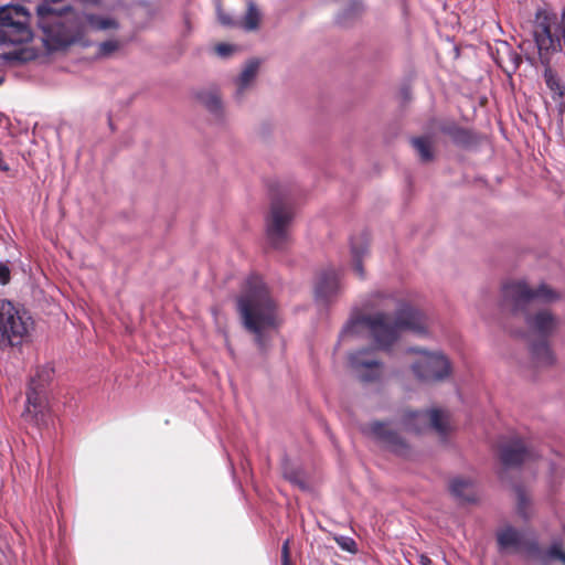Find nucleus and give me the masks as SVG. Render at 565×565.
Segmentation results:
<instances>
[{
	"label": "nucleus",
	"instance_id": "obj_1",
	"mask_svg": "<svg viewBox=\"0 0 565 565\" xmlns=\"http://www.w3.org/2000/svg\"><path fill=\"white\" fill-rule=\"evenodd\" d=\"M237 310L243 326L255 335L260 351L267 347L266 331L276 329V306L269 296L263 279L249 276L245 281L243 294L237 298Z\"/></svg>",
	"mask_w": 565,
	"mask_h": 565
},
{
	"label": "nucleus",
	"instance_id": "obj_2",
	"mask_svg": "<svg viewBox=\"0 0 565 565\" xmlns=\"http://www.w3.org/2000/svg\"><path fill=\"white\" fill-rule=\"evenodd\" d=\"M36 15L44 44L51 50L68 47L85 35L86 13L72 6L54 8L43 1L36 6Z\"/></svg>",
	"mask_w": 565,
	"mask_h": 565
},
{
	"label": "nucleus",
	"instance_id": "obj_3",
	"mask_svg": "<svg viewBox=\"0 0 565 565\" xmlns=\"http://www.w3.org/2000/svg\"><path fill=\"white\" fill-rule=\"evenodd\" d=\"M360 328H365L376 348L390 351L399 339V328L396 321H390L384 311H376L372 315L352 313L341 330V337L356 334Z\"/></svg>",
	"mask_w": 565,
	"mask_h": 565
},
{
	"label": "nucleus",
	"instance_id": "obj_4",
	"mask_svg": "<svg viewBox=\"0 0 565 565\" xmlns=\"http://www.w3.org/2000/svg\"><path fill=\"white\" fill-rule=\"evenodd\" d=\"M534 41L539 56L548 62V55L565 53V6L559 14L539 9L534 18Z\"/></svg>",
	"mask_w": 565,
	"mask_h": 565
},
{
	"label": "nucleus",
	"instance_id": "obj_5",
	"mask_svg": "<svg viewBox=\"0 0 565 565\" xmlns=\"http://www.w3.org/2000/svg\"><path fill=\"white\" fill-rule=\"evenodd\" d=\"M55 370L52 364L46 363L36 369L31 376L22 418L24 422L41 427L47 424V387L53 381Z\"/></svg>",
	"mask_w": 565,
	"mask_h": 565
},
{
	"label": "nucleus",
	"instance_id": "obj_6",
	"mask_svg": "<svg viewBox=\"0 0 565 565\" xmlns=\"http://www.w3.org/2000/svg\"><path fill=\"white\" fill-rule=\"evenodd\" d=\"M502 299L509 311H524L533 301L543 305L558 301L561 294L545 282L531 288L525 280H516L503 285Z\"/></svg>",
	"mask_w": 565,
	"mask_h": 565
},
{
	"label": "nucleus",
	"instance_id": "obj_7",
	"mask_svg": "<svg viewBox=\"0 0 565 565\" xmlns=\"http://www.w3.org/2000/svg\"><path fill=\"white\" fill-rule=\"evenodd\" d=\"M31 317L23 308L15 307L10 300H0V345L15 347L28 334Z\"/></svg>",
	"mask_w": 565,
	"mask_h": 565
},
{
	"label": "nucleus",
	"instance_id": "obj_8",
	"mask_svg": "<svg viewBox=\"0 0 565 565\" xmlns=\"http://www.w3.org/2000/svg\"><path fill=\"white\" fill-rule=\"evenodd\" d=\"M371 297L373 305L388 307L386 302H392L395 306L394 319L401 331H412L418 335L427 334V317L417 307L398 300L392 294L376 291Z\"/></svg>",
	"mask_w": 565,
	"mask_h": 565
},
{
	"label": "nucleus",
	"instance_id": "obj_9",
	"mask_svg": "<svg viewBox=\"0 0 565 565\" xmlns=\"http://www.w3.org/2000/svg\"><path fill=\"white\" fill-rule=\"evenodd\" d=\"M406 352L419 355L411 367L415 377L420 382H441L451 373V363L443 352H430L417 347H409Z\"/></svg>",
	"mask_w": 565,
	"mask_h": 565
},
{
	"label": "nucleus",
	"instance_id": "obj_10",
	"mask_svg": "<svg viewBox=\"0 0 565 565\" xmlns=\"http://www.w3.org/2000/svg\"><path fill=\"white\" fill-rule=\"evenodd\" d=\"M295 213L291 204L282 198H274L265 218L266 237L271 247L281 249L289 239L288 227Z\"/></svg>",
	"mask_w": 565,
	"mask_h": 565
},
{
	"label": "nucleus",
	"instance_id": "obj_11",
	"mask_svg": "<svg viewBox=\"0 0 565 565\" xmlns=\"http://www.w3.org/2000/svg\"><path fill=\"white\" fill-rule=\"evenodd\" d=\"M349 366L354 376L363 384L380 382L384 374V363L376 358L372 349L351 352Z\"/></svg>",
	"mask_w": 565,
	"mask_h": 565
},
{
	"label": "nucleus",
	"instance_id": "obj_12",
	"mask_svg": "<svg viewBox=\"0 0 565 565\" xmlns=\"http://www.w3.org/2000/svg\"><path fill=\"white\" fill-rule=\"evenodd\" d=\"M510 312L515 317L521 316L527 332L537 337V339H550L556 332L559 324L558 318L546 308L531 311L530 307H526L524 311Z\"/></svg>",
	"mask_w": 565,
	"mask_h": 565
},
{
	"label": "nucleus",
	"instance_id": "obj_13",
	"mask_svg": "<svg viewBox=\"0 0 565 565\" xmlns=\"http://www.w3.org/2000/svg\"><path fill=\"white\" fill-rule=\"evenodd\" d=\"M387 425L388 423L373 420L362 431L394 455L407 457L411 451L408 443L398 431L387 428Z\"/></svg>",
	"mask_w": 565,
	"mask_h": 565
},
{
	"label": "nucleus",
	"instance_id": "obj_14",
	"mask_svg": "<svg viewBox=\"0 0 565 565\" xmlns=\"http://www.w3.org/2000/svg\"><path fill=\"white\" fill-rule=\"evenodd\" d=\"M499 552L519 551L523 548L529 555H540L542 550L535 537L525 539L522 531L505 525L495 533Z\"/></svg>",
	"mask_w": 565,
	"mask_h": 565
},
{
	"label": "nucleus",
	"instance_id": "obj_15",
	"mask_svg": "<svg viewBox=\"0 0 565 565\" xmlns=\"http://www.w3.org/2000/svg\"><path fill=\"white\" fill-rule=\"evenodd\" d=\"M536 457L535 451L520 438H513L500 448V460L505 468H519L525 461L534 460Z\"/></svg>",
	"mask_w": 565,
	"mask_h": 565
},
{
	"label": "nucleus",
	"instance_id": "obj_16",
	"mask_svg": "<svg viewBox=\"0 0 565 565\" xmlns=\"http://www.w3.org/2000/svg\"><path fill=\"white\" fill-rule=\"evenodd\" d=\"M339 289V274L332 268L322 270L315 286L316 298L322 301H327L332 296L337 295Z\"/></svg>",
	"mask_w": 565,
	"mask_h": 565
},
{
	"label": "nucleus",
	"instance_id": "obj_17",
	"mask_svg": "<svg viewBox=\"0 0 565 565\" xmlns=\"http://www.w3.org/2000/svg\"><path fill=\"white\" fill-rule=\"evenodd\" d=\"M440 130L444 135L448 136L457 147L469 149L478 145V136L471 129L461 127L455 122L443 125Z\"/></svg>",
	"mask_w": 565,
	"mask_h": 565
},
{
	"label": "nucleus",
	"instance_id": "obj_18",
	"mask_svg": "<svg viewBox=\"0 0 565 565\" xmlns=\"http://www.w3.org/2000/svg\"><path fill=\"white\" fill-rule=\"evenodd\" d=\"M350 246L353 269L361 279H364L365 271L363 267V257L366 255L369 249L367 234L361 233L358 236L351 237Z\"/></svg>",
	"mask_w": 565,
	"mask_h": 565
},
{
	"label": "nucleus",
	"instance_id": "obj_19",
	"mask_svg": "<svg viewBox=\"0 0 565 565\" xmlns=\"http://www.w3.org/2000/svg\"><path fill=\"white\" fill-rule=\"evenodd\" d=\"M529 352L532 360L542 366H552L556 362L555 354L551 349L548 339H537L529 345Z\"/></svg>",
	"mask_w": 565,
	"mask_h": 565
},
{
	"label": "nucleus",
	"instance_id": "obj_20",
	"mask_svg": "<svg viewBox=\"0 0 565 565\" xmlns=\"http://www.w3.org/2000/svg\"><path fill=\"white\" fill-rule=\"evenodd\" d=\"M260 61L258 58H250L245 67L243 68L239 76L236 78V90L234 93V98L237 102H241L244 97L245 89L249 87V85L255 79L258 68H259Z\"/></svg>",
	"mask_w": 565,
	"mask_h": 565
},
{
	"label": "nucleus",
	"instance_id": "obj_21",
	"mask_svg": "<svg viewBox=\"0 0 565 565\" xmlns=\"http://www.w3.org/2000/svg\"><path fill=\"white\" fill-rule=\"evenodd\" d=\"M539 58L544 66L543 77L547 88L552 92V98L554 102L562 104L565 99V86L561 83L556 72L551 67V55H548L547 63L543 62L541 56Z\"/></svg>",
	"mask_w": 565,
	"mask_h": 565
},
{
	"label": "nucleus",
	"instance_id": "obj_22",
	"mask_svg": "<svg viewBox=\"0 0 565 565\" xmlns=\"http://www.w3.org/2000/svg\"><path fill=\"white\" fill-rule=\"evenodd\" d=\"M32 15L17 20L11 25H0L1 29H7L10 38L7 39L12 44L25 43L32 40L33 33L30 29V21Z\"/></svg>",
	"mask_w": 565,
	"mask_h": 565
},
{
	"label": "nucleus",
	"instance_id": "obj_23",
	"mask_svg": "<svg viewBox=\"0 0 565 565\" xmlns=\"http://www.w3.org/2000/svg\"><path fill=\"white\" fill-rule=\"evenodd\" d=\"M403 425L406 430L420 434L428 427V412L427 411H414L407 412L403 416Z\"/></svg>",
	"mask_w": 565,
	"mask_h": 565
},
{
	"label": "nucleus",
	"instance_id": "obj_24",
	"mask_svg": "<svg viewBox=\"0 0 565 565\" xmlns=\"http://www.w3.org/2000/svg\"><path fill=\"white\" fill-rule=\"evenodd\" d=\"M30 11L22 4H7L0 8V25H11L17 20L30 17Z\"/></svg>",
	"mask_w": 565,
	"mask_h": 565
},
{
	"label": "nucleus",
	"instance_id": "obj_25",
	"mask_svg": "<svg viewBox=\"0 0 565 565\" xmlns=\"http://www.w3.org/2000/svg\"><path fill=\"white\" fill-rule=\"evenodd\" d=\"M198 100L217 119L223 116V106L220 96L215 92L201 90L196 93Z\"/></svg>",
	"mask_w": 565,
	"mask_h": 565
},
{
	"label": "nucleus",
	"instance_id": "obj_26",
	"mask_svg": "<svg viewBox=\"0 0 565 565\" xmlns=\"http://www.w3.org/2000/svg\"><path fill=\"white\" fill-rule=\"evenodd\" d=\"M364 10V4L360 0H351L350 3L341 10L335 17V23L340 26H348Z\"/></svg>",
	"mask_w": 565,
	"mask_h": 565
},
{
	"label": "nucleus",
	"instance_id": "obj_27",
	"mask_svg": "<svg viewBox=\"0 0 565 565\" xmlns=\"http://www.w3.org/2000/svg\"><path fill=\"white\" fill-rule=\"evenodd\" d=\"M472 487V482L469 479L454 478L450 481L449 490L450 493L458 500L463 502H475L476 498L473 494H469L466 491Z\"/></svg>",
	"mask_w": 565,
	"mask_h": 565
},
{
	"label": "nucleus",
	"instance_id": "obj_28",
	"mask_svg": "<svg viewBox=\"0 0 565 565\" xmlns=\"http://www.w3.org/2000/svg\"><path fill=\"white\" fill-rule=\"evenodd\" d=\"M86 24H88L93 30L96 31L119 28V24L115 19L103 17L95 13H86Z\"/></svg>",
	"mask_w": 565,
	"mask_h": 565
},
{
	"label": "nucleus",
	"instance_id": "obj_29",
	"mask_svg": "<svg viewBox=\"0 0 565 565\" xmlns=\"http://www.w3.org/2000/svg\"><path fill=\"white\" fill-rule=\"evenodd\" d=\"M260 21V12L253 1H248L247 11L243 20V29L246 31L257 30Z\"/></svg>",
	"mask_w": 565,
	"mask_h": 565
},
{
	"label": "nucleus",
	"instance_id": "obj_30",
	"mask_svg": "<svg viewBox=\"0 0 565 565\" xmlns=\"http://www.w3.org/2000/svg\"><path fill=\"white\" fill-rule=\"evenodd\" d=\"M415 150L419 153L420 159L425 162L434 158L430 141L425 137H415L411 140Z\"/></svg>",
	"mask_w": 565,
	"mask_h": 565
},
{
	"label": "nucleus",
	"instance_id": "obj_31",
	"mask_svg": "<svg viewBox=\"0 0 565 565\" xmlns=\"http://www.w3.org/2000/svg\"><path fill=\"white\" fill-rule=\"evenodd\" d=\"M284 477L294 486H297L302 491L309 490V484L303 478V472L300 469L285 468Z\"/></svg>",
	"mask_w": 565,
	"mask_h": 565
},
{
	"label": "nucleus",
	"instance_id": "obj_32",
	"mask_svg": "<svg viewBox=\"0 0 565 565\" xmlns=\"http://www.w3.org/2000/svg\"><path fill=\"white\" fill-rule=\"evenodd\" d=\"M428 412V427H431L439 434H446L447 427L443 420V414L439 409L433 408Z\"/></svg>",
	"mask_w": 565,
	"mask_h": 565
},
{
	"label": "nucleus",
	"instance_id": "obj_33",
	"mask_svg": "<svg viewBox=\"0 0 565 565\" xmlns=\"http://www.w3.org/2000/svg\"><path fill=\"white\" fill-rule=\"evenodd\" d=\"M516 497H518V503H516V512L523 520H529V507H530V499L527 498L525 491L521 488H516Z\"/></svg>",
	"mask_w": 565,
	"mask_h": 565
},
{
	"label": "nucleus",
	"instance_id": "obj_34",
	"mask_svg": "<svg viewBox=\"0 0 565 565\" xmlns=\"http://www.w3.org/2000/svg\"><path fill=\"white\" fill-rule=\"evenodd\" d=\"M6 62H19V63H25L30 60L29 56H26L25 50H15L6 52L0 56Z\"/></svg>",
	"mask_w": 565,
	"mask_h": 565
},
{
	"label": "nucleus",
	"instance_id": "obj_35",
	"mask_svg": "<svg viewBox=\"0 0 565 565\" xmlns=\"http://www.w3.org/2000/svg\"><path fill=\"white\" fill-rule=\"evenodd\" d=\"M563 554V542L554 541L551 544V546L544 552V558L561 561Z\"/></svg>",
	"mask_w": 565,
	"mask_h": 565
},
{
	"label": "nucleus",
	"instance_id": "obj_36",
	"mask_svg": "<svg viewBox=\"0 0 565 565\" xmlns=\"http://www.w3.org/2000/svg\"><path fill=\"white\" fill-rule=\"evenodd\" d=\"M335 542L345 552L356 553L358 551L356 542L350 536L340 535L335 537Z\"/></svg>",
	"mask_w": 565,
	"mask_h": 565
},
{
	"label": "nucleus",
	"instance_id": "obj_37",
	"mask_svg": "<svg viewBox=\"0 0 565 565\" xmlns=\"http://www.w3.org/2000/svg\"><path fill=\"white\" fill-rule=\"evenodd\" d=\"M119 47V44L116 40H107L98 45V55L99 56H108L115 51H117Z\"/></svg>",
	"mask_w": 565,
	"mask_h": 565
},
{
	"label": "nucleus",
	"instance_id": "obj_38",
	"mask_svg": "<svg viewBox=\"0 0 565 565\" xmlns=\"http://www.w3.org/2000/svg\"><path fill=\"white\" fill-rule=\"evenodd\" d=\"M215 50L218 56L227 57L235 51V46L227 43H220L216 45Z\"/></svg>",
	"mask_w": 565,
	"mask_h": 565
},
{
	"label": "nucleus",
	"instance_id": "obj_39",
	"mask_svg": "<svg viewBox=\"0 0 565 565\" xmlns=\"http://www.w3.org/2000/svg\"><path fill=\"white\" fill-rule=\"evenodd\" d=\"M11 273L10 268L3 262H0V284L7 285L10 281Z\"/></svg>",
	"mask_w": 565,
	"mask_h": 565
},
{
	"label": "nucleus",
	"instance_id": "obj_40",
	"mask_svg": "<svg viewBox=\"0 0 565 565\" xmlns=\"http://www.w3.org/2000/svg\"><path fill=\"white\" fill-rule=\"evenodd\" d=\"M290 540L287 539L281 546V563L282 565H290V553H289Z\"/></svg>",
	"mask_w": 565,
	"mask_h": 565
},
{
	"label": "nucleus",
	"instance_id": "obj_41",
	"mask_svg": "<svg viewBox=\"0 0 565 565\" xmlns=\"http://www.w3.org/2000/svg\"><path fill=\"white\" fill-rule=\"evenodd\" d=\"M218 20H220L221 24L224 26H234L236 24L234 19L230 14H226V13L220 12Z\"/></svg>",
	"mask_w": 565,
	"mask_h": 565
},
{
	"label": "nucleus",
	"instance_id": "obj_42",
	"mask_svg": "<svg viewBox=\"0 0 565 565\" xmlns=\"http://www.w3.org/2000/svg\"><path fill=\"white\" fill-rule=\"evenodd\" d=\"M399 94H401V97L403 99V102H408L411 100V96H412V92H411V87L409 85H403L399 89Z\"/></svg>",
	"mask_w": 565,
	"mask_h": 565
},
{
	"label": "nucleus",
	"instance_id": "obj_43",
	"mask_svg": "<svg viewBox=\"0 0 565 565\" xmlns=\"http://www.w3.org/2000/svg\"><path fill=\"white\" fill-rule=\"evenodd\" d=\"M504 44H505V46H507V49L509 51V54H510L511 58L514 61V67L513 68L515 70V68L519 67L521 58H520V56L516 53H514L512 51V49L508 45V43H504Z\"/></svg>",
	"mask_w": 565,
	"mask_h": 565
},
{
	"label": "nucleus",
	"instance_id": "obj_44",
	"mask_svg": "<svg viewBox=\"0 0 565 565\" xmlns=\"http://www.w3.org/2000/svg\"><path fill=\"white\" fill-rule=\"evenodd\" d=\"M431 559L428 556L422 555L420 556V564L422 565H431Z\"/></svg>",
	"mask_w": 565,
	"mask_h": 565
},
{
	"label": "nucleus",
	"instance_id": "obj_45",
	"mask_svg": "<svg viewBox=\"0 0 565 565\" xmlns=\"http://www.w3.org/2000/svg\"><path fill=\"white\" fill-rule=\"evenodd\" d=\"M7 42V38L3 30H0V43Z\"/></svg>",
	"mask_w": 565,
	"mask_h": 565
},
{
	"label": "nucleus",
	"instance_id": "obj_46",
	"mask_svg": "<svg viewBox=\"0 0 565 565\" xmlns=\"http://www.w3.org/2000/svg\"><path fill=\"white\" fill-rule=\"evenodd\" d=\"M561 562H563V563H564V565H565V553L563 554V556H562V558H561Z\"/></svg>",
	"mask_w": 565,
	"mask_h": 565
},
{
	"label": "nucleus",
	"instance_id": "obj_47",
	"mask_svg": "<svg viewBox=\"0 0 565 565\" xmlns=\"http://www.w3.org/2000/svg\"><path fill=\"white\" fill-rule=\"evenodd\" d=\"M4 82V77L0 76V85Z\"/></svg>",
	"mask_w": 565,
	"mask_h": 565
}]
</instances>
